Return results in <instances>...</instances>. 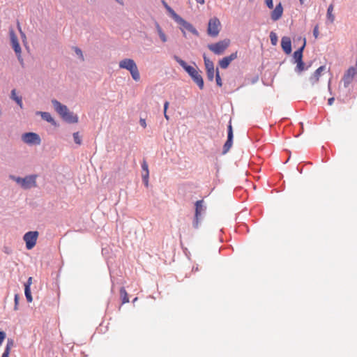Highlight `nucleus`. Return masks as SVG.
I'll use <instances>...</instances> for the list:
<instances>
[{
    "label": "nucleus",
    "mask_w": 357,
    "mask_h": 357,
    "mask_svg": "<svg viewBox=\"0 0 357 357\" xmlns=\"http://www.w3.org/2000/svg\"><path fill=\"white\" fill-rule=\"evenodd\" d=\"M174 59L189 74V75L192 77L193 81L198 85L199 88L200 89H203L204 80L198 69L197 68L188 65L185 61H184L177 56H174Z\"/></svg>",
    "instance_id": "f257e3e1"
},
{
    "label": "nucleus",
    "mask_w": 357,
    "mask_h": 357,
    "mask_svg": "<svg viewBox=\"0 0 357 357\" xmlns=\"http://www.w3.org/2000/svg\"><path fill=\"white\" fill-rule=\"evenodd\" d=\"M52 103L55 111L65 121L70 123H75L78 121V117L77 115H75L73 112H70L67 106L62 105L55 99L52 100Z\"/></svg>",
    "instance_id": "f03ea898"
},
{
    "label": "nucleus",
    "mask_w": 357,
    "mask_h": 357,
    "mask_svg": "<svg viewBox=\"0 0 357 357\" xmlns=\"http://www.w3.org/2000/svg\"><path fill=\"white\" fill-rule=\"evenodd\" d=\"M119 68L128 70L132 79L138 82L140 79V74L136 63L132 59H124L119 62Z\"/></svg>",
    "instance_id": "7ed1b4c3"
},
{
    "label": "nucleus",
    "mask_w": 357,
    "mask_h": 357,
    "mask_svg": "<svg viewBox=\"0 0 357 357\" xmlns=\"http://www.w3.org/2000/svg\"><path fill=\"white\" fill-rule=\"evenodd\" d=\"M230 40L225 39L218 43L208 45V48L213 52L215 54H222L225 51L229 46Z\"/></svg>",
    "instance_id": "20e7f679"
},
{
    "label": "nucleus",
    "mask_w": 357,
    "mask_h": 357,
    "mask_svg": "<svg viewBox=\"0 0 357 357\" xmlns=\"http://www.w3.org/2000/svg\"><path fill=\"white\" fill-rule=\"evenodd\" d=\"M220 28V22L217 17L211 18L208 24L207 32L211 36L215 37L218 35Z\"/></svg>",
    "instance_id": "39448f33"
},
{
    "label": "nucleus",
    "mask_w": 357,
    "mask_h": 357,
    "mask_svg": "<svg viewBox=\"0 0 357 357\" xmlns=\"http://www.w3.org/2000/svg\"><path fill=\"white\" fill-rule=\"evenodd\" d=\"M13 179L25 189H29L36 185V176L33 175L26 176L25 178L14 177Z\"/></svg>",
    "instance_id": "423d86ee"
},
{
    "label": "nucleus",
    "mask_w": 357,
    "mask_h": 357,
    "mask_svg": "<svg viewBox=\"0 0 357 357\" xmlns=\"http://www.w3.org/2000/svg\"><path fill=\"white\" fill-rule=\"evenodd\" d=\"M38 236V232L36 231H29L24 234L23 238L26 243V249L31 250L36 245Z\"/></svg>",
    "instance_id": "0eeeda50"
},
{
    "label": "nucleus",
    "mask_w": 357,
    "mask_h": 357,
    "mask_svg": "<svg viewBox=\"0 0 357 357\" xmlns=\"http://www.w3.org/2000/svg\"><path fill=\"white\" fill-rule=\"evenodd\" d=\"M356 75H357V68L354 66L349 68L342 78L344 87L349 86Z\"/></svg>",
    "instance_id": "6e6552de"
},
{
    "label": "nucleus",
    "mask_w": 357,
    "mask_h": 357,
    "mask_svg": "<svg viewBox=\"0 0 357 357\" xmlns=\"http://www.w3.org/2000/svg\"><path fill=\"white\" fill-rule=\"evenodd\" d=\"M9 32H10V42H11L12 47H13L15 52L16 53V54L18 57V59L20 60L22 50H21L20 45L19 44L17 37L16 34L15 33V31L13 29H10Z\"/></svg>",
    "instance_id": "1a4fd4ad"
},
{
    "label": "nucleus",
    "mask_w": 357,
    "mask_h": 357,
    "mask_svg": "<svg viewBox=\"0 0 357 357\" xmlns=\"http://www.w3.org/2000/svg\"><path fill=\"white\" fill-rule=\"evenodd\" d=\"M203 203V200L197 201L195 203V220L193 222V226L195 228L198 227L199 223V218L202 215V212L204 211Z\"/></svg>",
    "instance_id": "9d476101"
},
{
    "label": "nucleus",
    "mask_w": 357,
    "mask_h": 357,
    "mask_svg": "<svg viewBox=\"0 0 357 357\" xmlns=\"http://www.w3.org/2000/svg\"><path fill=\"white\" fill-rule=\"evenodd\" d=\"M22 140L28 144H40V139L38 135L34 132H27L22 135Z\"/></svg>",
    "instance_id": "9b49d317"
},
{
    "label": "nucleus",
    "mask_w": 357,
    "mask_h": 357,
    "mask_svg": "<svg viewBox=\"0 0 357 357\" xmlns=\"http://www.w3.org/2000/svg\"><path fill=\"white\" fill-rule=\"evenodd\" d=\"M237 56H238V52H235L231 54L229 56L222 58L219 61L220 66L223 69L227 68L229 66V65L230 64V63L232 61H234V59H236L237 58Z\"/></svg>",
    "instance_id": "f8f14e48"
},
{
    "label": "nucleus",
    "mask_w": 357,
    "mask_h": 357,
    "mask_svg": "<svg viewBox=\"0 0 357 357\" xmlns=\"http://www.w3.org/2000/svg\"><path fill=\"white\" fill-rule=\"evenodd\" d=\"M175 21L179 24H181L183 26V29L188 30V31L194 34H197V31L193 27V26L187 21H185V20H183L181 17L178 16V17L176 20H175Z\"/></svg>",
    "instance_id": "ddd939ff"
},
{
    "label": "nucleus",
    "mask_w": 357,
    "mask_h": 357,
    "mask_svg": "<svg viewBox=\"0 0 357 357\" xmlns=\"http://www.w3.org/2000/svg\"><path fill=\"white\" fill-rule=\"evenodd\" d=\"M283 14V7L281 3L276 5L275 8L271 13V17L273 21H278L281 18Z\"/></svg>",
    "instance_id": "4468645a"
},
{
    "label": "nucleus",
    "mask_w": 357,
    "mask_h": 357,
    "mask_svg": "<svg viewBox=\"0 0 357 357\" xmlns=\"http://www.w3.org/2000/svg\"><path fill=\"white\" fill-rule=\"evenodd\" d=\"M281 46L286 54H290L291 52V42L290 38L287 36L282 37Z\"/></svg>",
    "instance_id": "2eb2a0df"
},
{
    "label": "nucleus",
    "mask_w": 357,
    "mask_h": 357,
    "mask_svg": "<svg viewBox=\"0 0 357 357\" xmlns=\"http://www.w3.org/2000/svg\"><path fill=\"white\" fill-rule=\"evenodd\" d=\"M325 68L326 67L324 66H321L316 70L314 73L310 77V81L312 84H314L319 81V77Z\"/></svg>",
    "instance_id": "dca6fc26"
},
{
    "label": "nucleus",
    "mask_w": 357,
    "mask_h": 357,
    "mask_svg": "<svg viewBox=\"0 0 357 357\" xmlns=\"http://www.w3.org/2000/svg\"><path fill=\"white\" fill-rule=\"evenodd\" d=\"M305 38L303 39V45L294 53V59L295 60V62L300 61L303 59V51L305 47Z\"/></svg>",
    "instance_id": "f3484780"
},
{
    "label": "nucleus",
    "mask_w": 357,
    "mask_h": 357,
    "mask_svg": "<svg viewBox=\"0 0 357 357\" xmlns=\"http://www.w3.org/2000/svg\"><path fill=\"white\" fill-rule=\"evenodd\" d=\"M38 114H40L43 119L45 120L46 121L51 123L54 125L56 123L54 119L49 112H40Z\"/></svg>",
    "instance_id": "a211bd4d"
},
{
    "label": "nucleus",
    "mask_w": 357,
    "mask_h": 357,
    "mask_svg": "<svg viewBox=\"0 0 357 357\" xmlns=\"http://www.w3.org/2000/svg\"><path fill=\"white\" fill-rule=\"evenodd\" d=\"M11 98L15 100L17 104L21 107L22 108V106H23V104H22V98L18 96L16 93V90L15 89H13L11 91Z\"/></svg>",
    "instance_id": "6ab92c4d"
},
{
    "label": "nucleus",
    "mask_w": 357,
    "mask_h": 357,
    "mask_svg": "<svg viewBox=\"0 0 357 357\" xmlns=\"http://www.w3.org/2000/svg\"><path fill=\"white\" fill-rule=\"evenodd\" d=\"M120 296L122 300V304H125L129 302L128 294L124 287L120 289Z\"/></svg>",
    "instance_id": "aec40b11"
},
{
    "label": "nucleus",
    "mask_w": 357,
    "mask_h": 357,
    "mask_svg": "<svg viewBox=\"0 0 357 357\" xmlns=\"http://www.w3.org/2000/svg\"><path fill=\"white\" fill-rule=\"evenodd\" d=\"M333 5L330 4L327 10V18L331 23H333L335 21V15L333 13Z\"/></svg>",
    "instance_id": "412c9836"
},
{
    "label": "nucleus",
    "mask_w": 357,
    "mask_h": 357,
    "mask_svg": "<svg viewBox=\"0 0 357 357\" xmlns=\"http://www.w3.org/2000/svg\"><path fill=\"white\" fill-rule=\"evenodd\" d=\"M162 3L165 6V8L167 9V10L168 11V13L171 15V16L173 17V19L175 20H176L178 17V15L176 14L175 13V11L170 7L168 6V4L165 1H162Z\"/></svg>",
    "instance_id": "4be33fe9"
},
{
    "label": "nucleus",
    "mask_w": 357,
    "mask_h": 357,
    "mask_svg": "<svg viewBox=\"0 0 357 357\" xmlns=\"http://www.w3.org/2000/svg\"><path fill=\"white\" fill-rule=\"evenodd\" d=\"M204 61L206 70L214 69L213 62L211 61L205 54L204 55Z\"/></svg>",
    "instance_id": "5701e85b"
},
{
    "label": "nucleus",
    "mask_w": 357,
    "mask_h": 357,
    "mask_svg": "<svg viewBox=\"0 0 357 357\" xmlns=\"http://www.w3.org/2000/svg\"><path fill=\"white\" fill-rule=\"evenodd\" d=\"M232 140H233V137H231V136L227 137V140L225 142L224 147H223V153L224 154L227 153L229 151V150L230 149V148L231 147Z\"/></svg>",
    "instance_id": "b1692460"
},
{
    "label": "nucleus",
    "mask_w": 357,
    "mask_h": 357,
    "mask_svg": "<svg viewBox=\"0 0 357 357\" xmlns=\"http://www.w3.org/2000/svg\"><path fill=\"white\" fill-rule=\"evenodd\" d=\"M156 29H157V31H158V33L161 39V40L163 42V43H165L167 41V37H166V35L165 34V33L162 31L161 27L160 26V25L158 24H156Z\"/></svg>",
    "instance_id": "393cba45"
},
{
    "label": "nucleus",
    "mask_w": 357,
    "mask_h": 357,
    "mask_svg": "<svg viewBox=\"0 0 357 357\" xmlns=\"http://www.w3.org/2000/svg\"><path fill=\"white\" fill-rule=\"evenodd\" d=\"M24 294H25V296H26L27 301L29 303L32 302L33 298L31 296L30 288H24Z\"/></svg>",
    "instance_id": "a878e982"
},
{
    "label": "nucleus",
    "mask_w": 357,
    "mask_h": 357,
    "mask_svg": "<svg viewBox=\"0 0 357 357\" xmlns=\"http://www.w3.org/2000/svg\"><path fill=\"white\" fill-rule=\"evenodd\" d=\"M270 39H271V44L273 45H277L278 36H277V34L275 32L271 31L270 33Z\"/></svg>",
    "instance_id": "bb28decb"
},
{
    "label": "nucleus",
    "mask_w": 357,
    "mask_h": 357,
    "mask_svg": "<svg viewBox=\"0 0 357 357\" xmlns=\"http://www.w3.org/2000/svg\"><path fill=\"white\" fill-rule=\"evenodd\" d=\"M297 63L296 65V70L298 72V73H301L302 72L304 69H305V64L303 62V60L300 61H297L296 62Z\"/></svg>",
    "instance_id": "cd10ccee"
},
{
    "label": "nucleus",
    "mask_w": 357,
    "mask_h": 357,
    "mask_svg": "<svg viewBox=\"0 0 357 357\" xmlns=\"http://www.w3.org/2000/svg\"><path fill=\"white\" fill-rule=\"evenodd\" d=\"M215 81H216V84L218 86L220 87L222 86V82L221 77L220 76L218 69H217L215 71Z\"/></svg>",
    "instance_id": "c85d7f7f"
},
{
    "label": "nucleus",
    "mask_w": 357,
    "mask_h": 357,
    "mask_svg": "<svg viewBox=\"0 0 357 357\" xmlns=\"http://www.w3.org/2000/svg\"><path fill=\"white\" fill-rule=\"evenodd\" d=\"M206 75H207L208 79L209 81L212 82L213 80V78H214L215 70L213 69V70H206Z\"/></svg>",
    "instance_id": "c756f323"
},
{
    "label": "nucleus",
    "mask_w": 357,
    "mask_h": 357,
    "mask_svg": "<svg viewBox=\"0 0 357 357\" xmlns=\"http://www.w3.org/2000/svg\"><path fill=\"white\" fill-rule=\"evenodd\" d=\"M142 168L144 172L142 174H148V175H149L148 164L145 160H144L142 164Z\"/></svg>",
    "instance_id": "7c9ffc66"
},
{
    "label": "nucleus",
    "mask_w": 357,
    "mask_h": 357,
    "mask_svg": "<svg viewBox=\"0 0 357 357\" xmlns=\"http://www.w3.org/2000/svg\"><path fill=\"white\" fill-rule=\"evenodd\" d=\"M74 141L76 144L80 145L82 144V139L79 135V132H75L73 134Z\"/></svg>",
    "instance_id": "2f4dec72"
},
{
    "label": "nucleus",
    "mask_w": 357,
    "mask_h": 357,
    "mask_svg": "<svg viewBox=\"0 0 357 357\" xmlns=\"http://www.w3.org/2000/svg\"><path fill=\"white\" fill-rule=\"evenodd\" d=\"M74 50H75L76 54L81 59V60L84 61V56H83L82 50L77 47H74Z\"/></svg>",
    "instance_id": "473e14b6"
},
{
    "label": "nucleus",
    "mask_w": 357,
    "mask_h": 357,
    "mask_svg": "<svg viewBox=\"0 0 357 357\" xmlns=\"http://www.w3.org/2000/svg\"><path fill=\"white\" fill-rule=\"evenodd\" d=\"M13 341L12 340H8V342H7V344L6 346V348H5V350L9 352H10V350H11V348L13 347Z\"/></svg>",
    "instance_id": "72a5a7b5"
},
{
    "label": "nucleus",
    "mask_w": 357,
    "mask_h": 357,
    "mask_svg": "<svg viewBox=\"0 0 357 357\" xmlns=\"http://www.w3.org/2000/svg\"><path fill=\"white\" fill-rule=\"evenodd\" d=\"M149 175H148V174H142V179L144 183V185L146 187L149 186Z\"/></svg>",
    "instance_id": "f704fd0d"
},
{
    "label": "nucleus",
    "mask_w": 357,
    "mask_h": 357,
    "mask_svg": "<svg viewBox=\"0 0 357 357\" xmlns=\"http://www.w3.org/2000/svg\"><path fill=\"white\" fill-rule=\"evenodd\" d=\"M313 35L315 38H317L319 36V26L318 25H316L313 30Z\"/></svg>",
    "instance_id": "c9c22d12"
},
{
    "label": "nucleus",
    "mask_w": 357,
    "mask_h": 357,
    "mask_svg": "<svg viewBox=\"0 0 357 357\" xmlns=\"http://www.w3.org/2000/svg\"><path fill=\"white\" fill-rule=\"evenodd\" d=\"M265 3L268 8L272 9L273 8V0H265Z\"/></svg>",
    "instance_id": "e433bc0d"
},
{
    "label": "nucleus",
    "mask_w": 357,
    "mask_h": 357,
    "mask_svg": "<svg viewBox=\"0 0 357 357\" xmlns=\"http://www.w3.org/2000/svg\"><path fill=\"white\" fill-rule=\"evenodd\" d=\"M32 284V278L29 277L24 284V288H30V286Z\"/></svg>",
    "instance_id": "4c0bfd02"
},
{
    "label": "nucleus",
    "mask_w": 357,
    "mask_h": 357,
    "mask_svg": "<svg viewBox=\"0 0 357 357\" xmlns=\"http://www.w3.org/2000/svg\"><path fill=\"white\" fill-rule=\"evenodd\" d=\"M18 302H19V297H18V295H17V294H15V307H14V310H17L18 309V308H17Z\"/></svg>",
    "instance_id": "58836bf2"
},
{
    "label": "nucleus",
    "mask_w": 357,
    "mask_h": 357,
    "mask_svg": "<svg viewBox=\"0 0 357 357\" xmlns=\"http://www.w3.org/2000/svg\"><path fill=\"white\" fill-rule=\"evenodd\" d=\"M5 337H6V333L3 331H0V345L2 344Z\"/></svg>",
    "instance_id": "ea45409f"
},
{
    "label": "nucleus",
    "mask_w": 357,
    "mask_h": 357,
    "mask_svg": "<svg viewBox=\"0 0 357 357\" xmlns=\"http://www.w3.org/2000/svg\"><path fill=\"white\" fill-rule=\"evenodd\" d=\"M233 137V130H232V126L231 123L228 126V135L227 137Z\"/></svg>",
    "instance_id": "a19ab883"
},
{
    "label": "nucleus",
    "mask_w": 357,
    "mask_h": 357,
    "mask_svg": "<svg viewBox=\"0 0 357 357\" xmlns=\"http://www.w3.org/2000/svg\"><path fill=\"white\" fill-rule=\"evenodd\" d=\"M139 123H140V125L143 127V128H146V121L145 119H140L139 120Z\"/></svg>",
    "instance_id": "79ce46f5"
},
{
    "label": "nucleus",
    "mask_w": 357,
    "mask_h": 357,
    "mask_svg": "<svg viewBox=\"0 0 357 357\" xmlns=\"http://www.w3.org/2000/svg\"><path fill=\"white\" fill-rule=\"evenodd\" d=\"M169 107V102L166 101L164 104V113H166Z\"/></svg>",
    "instance_id": "37998d69"
},
{
    "label": "nucleus",
    "mask_w": 357,
    "mask_h": 357,
    "mask_svg": "<svg viewBox=\"0 0 357 357\" xmlns=\"http://www.w3.org/2000/svg\"><path fill=\"white\" fill-rule=\"evenodd\" d=\"M9 355H10V352L6 350H4L3 354H2V357H9Z\"/></svg>",
    "instance_id": "c03bdc74"
},
{
    "label": "nucleus",
    "mask_w": 357,
    "mask_h": 357,
    "mask_svg": "<svg viewBox=\"0 0 357 357\" xmlns=\"http://www.w3.org/2000/svg\"><path fill=\"white\" fill-rule=\"evenodd\" d=\"M335 100V98L333 97L332 98H330L328 100V103L329 105H333V102Z\"/></svg>",
    "instance_id": "a18cd8bd"
},
{
    "label": "nucleus",
    "mask_w": 357,
    "mask_h": 357,
    "mask_svg": "<svg viewBox=\"0 0 357 357\" xmlns=\"http://www.w3.org/2000/svg\"><path fill=\"white\" fill-rule=\"evenodd\" d=\"M18 29L20 31L22 36L25 38V34L22 31L20 23H17Z\"/></svg>",
    "instance_id": "49530a36"
},
{
    "label": "nucleus",
    "mask_w": 357,
    "mask_h": 357,
    "mask_svg": "<svg viewBox=\"0 0 357 357\" xmlns=\"http://www.w3.org/2000/svg\"><path fill=\"white\" fill-rule=\"evenodd\" d=\"M195 1L200 4L204 3V0H195Z\"/></svg>",
    "instance_id": "de8ad7c7"
},
{
    "label": "nucleus",
    "mask_w": 357,
    "mask_h": 357,
    "mask_svg": "<svg viewBox=\"0 0 357 357\" xmlns=\"http://www.w3.org/2000/svg\"><path fill=\"white\" fill-rule=\"evenodd\" d=\"M119 3H120L121 5H123V2L122 0H116Z\"/></svg>",
    "instance_id": "09e8293b"
},
{
    "label": "nucleus",
    "mask_w": 357,
    "mask_h": 357,
    "mask_svg": "<svg viewBox=\"0 0 357 357\" xmlns=\"http://www.w3.org/2000/svg\"><path fill=\"white\" fill-rule=\"evenodd\" d=\"M164 116H165V118L167 120H169V116L167 114V112H166V113H164Z\"/></svg>",
    "instance_id": "8fccbe9b"
},
{
    "label": "nucleus",
    "mask_w": 357,
    "mask_h": 357,
    "mask_svg": "<svg viewBox=\"0 0 357 357\" xmlns=\"http://www.w3.org/2000/svg\"><path fill=\"white\" fill-rule=\"evenodd\" d=\"M299 1H300V3H301V4H303V0H299Z\"/></svg>",
    "instance_id": "3c124183"
}]
</instances>
